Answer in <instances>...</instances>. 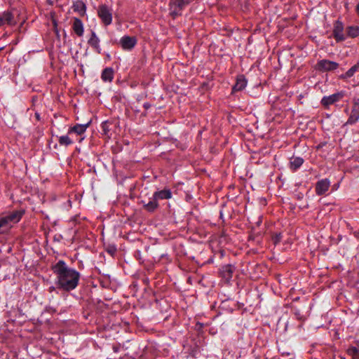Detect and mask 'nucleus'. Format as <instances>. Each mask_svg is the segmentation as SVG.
Wrapping results in <instances>:
<instances>
[{
	"label": "nucleus",
	"mask_w": 359,
	"mask_h": 359,
	"mask_svg": "<svg viewBox=\"0 0 359 359\" xmlns=\"http://www.w3.org/2000/svg\"><path fill=\"white\" fill-rule=\"evenodd\" d=\"M356 72L358 71L356 70L355 67L352 66L344 74L341 75L340 78L343 79L351 78Z\"/></svg>",
	"instance_id": "obj_24"
},
{
	"label": "nucleus",
	"mask_w": 359,
	"mask_h": 359,
	"mask_svg": "<svg viewBox=\"0 0 359 359\" xmlns=\"http://www.w3.org/2000/svg\"><path fill=\"white\" fill-rule=\"evenodd\" d=\"M97 15L102 22L108 26L112 22V9L106 4H101L97 8Z\"/></svg>",
	"instance_id": "obj_6"
},
{
	"label": "nucleus",
	"mask_w": 359,
	"mask_h": 359,
	"mask_svg": "<svg viewBox=\"0 0 359 359\" xmlns=\"http://www.w3.org/2000/svg\"><path fill=\"white\" fill-rule=\"evenodd\" d=\"M17 24L15 16L11 11H5L0 13V27L7 26H14Z\"/></svg>",
	"instance_id": "obj_10"
},
{
	"label": "nucleus",
	"mask_w": 359,
	"mask_h": 359,
	"mask_svg": "<svg viewBox=\"0 0 359 359\" xmlns=\"http://www.w3.org/2000/svg\"><path fill=\"white\" fill-rule=\"evenodd\" d=\"M72 9L74 12H76L80 15L83 16L86 14V6L83 1L77 0L74 2Z\"/></svg>",
	"instance_id": "obj_16"
},
{
	"label": "nucleus",
	"mask_w": 359,
	"mask_h": 359,
	"mask_svg": "<svg viewBox=\"0 0 359 359\" xmlns=\"http://www.w3.org/2000/svg\"><path fill=\"white\" fill-rule=\"evenodd\" d=\"M358 201H359V198H358Z\"/></svg>",
	"instance_id": "obj_36"
},
{
	"label": "nucleus",
	"mask_w": 359,
	"mask_h": 359,
	"mask_svg": "<svg viewBox=\"0 0 359 359\" xmlns=\"http://www.w3.org/2000/svg\"><path fill=\"white\" fill-rule=\"evenodd\" d=\"M247 85V80L243 75L237 77L236 82L232 88V92H238L243 90Z\"/></svg>",
	"instance_id": "obj_15"
},
{
	"label": "nucleus",
	"mask_w": 359,
	"mask_h": 359,
	"mask_svg": "<svg viewBox=\"0 0 359 359\" xmlns=\"http://www.w3.org/2000/svg\"><path fill=\"white\" fill-rule=\"evenodd\" d=\"M346 353L353 359H359V349L356 346H350L347 348Z\"/></svg>",
	"instance_id": "obj_22"
},
{
	"label": "nucleus",
	"mask_w": 359,
	"mask_h": 359,
	"mask_svg": "<svg viewBox=\"0 0 359 359\" xmlns=\"http://www.w3.org/2000/svg\"><path fill=\"white\" fill-rule=\"evenodd\" d=\"M58 142L60 145L67 147L73 144V140L69 135H62L58 137Z\"/></svg>",
	"instance_id": "obj_23"
},
{
	"label": "nucleus",
	"mask_w": 359,
	"mask_h": 359,
	"mask_svg": "<svg viewBox=\"0 0 359 359\" xmlns=\"http://www.w3.org/2000/svg\"><path fill=\"white\" fill-rule=\"evenodd\" d=\"M353 66L355 67L356 70L358 72L359 71V60Z\"/></svg>",
	"instance_id": "obj_28"
},
{
	"label": "nucleus",
	"mask_w": 359,
	"mask_h": 359,
	"mask_svg": "<svg viewBox=\"0 0 359 359\" xmlns=\"http://www.w3.org/2000/svg\"><path fill=\"white\" fill-rule=\"evenodd\" d=\"M234 271V266L231 264H226L222 266L219 270V273L222 278L225 279L226 281H229L233 276Z\"/></svg>",
	"instance_id": "obj_13"
},
{
	"label": "nucleus",
	"mask_w": 359,
	"mask_h": 359,
	"mask_svg": "<svg viewBox=\"0 0 359 359\" xmlns=\"http://www.w3.org/2000/svg\"><path fill=\"white\" fill-rule=\"evenodd\" d=\"M340 359H345V358H340Z\"/></svg>",
	"instance_id": "obj_34"
},
{
	"label": "nucleus",
	"mask_w": 359,
	"mask_h": 359,
	"mask_svg": "<svg viewBox=\"0 0 359 359\" xmlns=\"http://www.w3.org/2000/svg\"><path fill=\"white\" fill-rule=\"evenodd\" d=\"M106 125H107V123H102V129H103V130H104V133H107V131L109 130L107 129V128L106 127Z\"/></svg>",
	"instance_id": "obj_25"
},
{
	"label": "nucleus",
	"mask_w": 359,
	"mask_h": 359,
	"mask_svg": "<svg viewBox=\"0 0 359 359\" xmlns=\"http://www.w3.org/2000/svg\"><path fill=\"white\" fill-rule=\"evenodd\" d=\"M192 0H170L168 10L170 15L175 19L182 13V11L191 4Z\"/></svg>",
	"instance_id": "obj_4"
},
{
	"label": "nucleus",
	"mask_w": 359,
	"mask_h": 359,
	"mask_svg": "<svg viewBox=\"0 0 359 359\" xmlns=\"http://www.w3.org/2000/svg\"><path fill=\"white\" fill-rule=\"evenodd\" d=\"M330 187V182L328 179H323L317 182L316 184V193L318 196L323 195Z\"/></svg>",
	"instance_id": "obj_12"
},
{
	"label": "nucleus",
	"mask_w": 359,
	"mask_h": 359,
	"mask_svg": "<svg viewBox=\"0 0 359 359\" xmlns=\"http://www.w3.org/2000/svg\"><path fill=\"white\" fill-rule=\"evenodd\" d=\"M90 124V122L86 124H76L74 126L69 128L68 130V135L75 133L77 135H81L86 132Z\"/></svg>",
	"instance_id": "obj_14"
},
{
	"label": "nucleus",
	"mask_w": 359,
	"mask_h": 359,
	"mask_svg": "<svg viewBox=\"0 0 359 359\" xmlns=\"http://www.w3.org/2000/svg\"><path fill=\"white\" fill-rule=\"evenodd\" d=\"M135 36H123L120 39V45L125 50H131L137 44Z\"/></svg>",
	"instance_id": "obj_11"
},
{
	"label": "nucleus",
	"mask_w": 359,
	"mask_h": 359,
	"mask_svg": "<svg viewBox=\"0 0 359 359\" xmlns=\"http://www.w3.org/2000/svg\"><path fill=\"white\" fill-rule=\"evenodd\" d=\"M56 1H58L59 0H55Z\"/></svg>",
	"instance_id": "obj_35"
},
{
	"label": "nucleus",
	"mask_w": 359,
	"mask_h": 359,
	"mask_svg": "<svg viewBox=\"0 0 359 359\" xmlns=\"http://www.w3.org/2000/svg\"><path fill=\"white\" fill-rule=\"evenodd\" d=\"M355 11L359 17V3L357 4V6L355 7Z\"/></svg>",
	"instance_id": "obj_29"
},
{
	"label": "nucleus",
	"mask_w": 359,
	"mask_h": 359,
	"mask_svg": "<svg viewBox=\"0 0 359 359\" xmlns=\"http://www.w3.org/2000/svg\"><path fill=\"white\" fill-rule=\"evenodd\" d=\"M280 241V236H277L275 243Z\"/></svg>",
	"instance_id": "obj_31"
},
{
	"label": "nucleus",
	"mask_w": 359,
	"mask_h": 359,
	"mask_svg": "<svg viewBox=\"0 0 359 359\" xmlns=\"http://www.w3.org/2000/svg\"><path fill=\"white\" fill-rule=\"evenodd\" d=\"M345 96L344 91L337 92L329 96H324L320 103L326 109H328L330 105L333 104L340 101Z\"/></svg>",
	"instance_id": "obj_8"
},
{
	"label": "nucleus",
	"mask_w": 359,
	"mask_h": 359,
	"mask_svg": "<svg viewBox=\"0 0 359 359\" xmlns=\"http://www.w3.org/2000/svg\"><path fill=\"white\" fill-rule=\"evenodd\" d=\"M114 69L111 67H107L103 69L101 79L104 82H111L114 79Z\"/></svg>",
	"instance_id": "obj_19"
},
{
	"label": "nucleus",
	"mask_w": 359,
	"mask_h": 359,
	"mask_svg": "<svg viewBox=\"0 0 359 359\" xmlns=\"http://www.w3.org/2000/svg\"><path fill=\"white\" fill-rule=\"evenodd\" d=\"M47 3L49 4V5H53V1L52 0H46Z\"/></svg>",
	"instance_id": "obj_30"
},
{
	"label": "nucleus",
	"mask_w": 359,
	"mask_h": 359,
	"mask_svg": "<svg viewBox=\"0 0 359 359\" xmlns=\"http://www.w3.org/2000/svg\"><path fill=\"white\" fill-rule=\"evenodd\" d=\"M143 107L145 109H148L151 107V104L148 102H145Z\"/></svg>",
	"instance_id": "obj_27"
},
{
	"label": "nucleus",
	"mask_w": 359,
	"mask_h": 359,
	"mask_svg": "<svg viewBox=\"0 0 359 359\" xmlns=\"http://www.w3.org/2000/svg\"><path fill=\"white\" fill-rule=\"evenodd\" d=\"M346 37L355 38L359 36V26H348L346 27Z\"/></svg>",
	"instance_id": "obj_21"
},
{
	"label": "nucleus",
	"mask_w": 359,
	"mask_h": 359,
	"mask_svg": "<svg viewBox=\"0 0 359 359\" xmlns=\"http://www.w3.org/2000/svg\"><path fill=\"white\" fill-rule=\"evenodd\" d=\"M339 64L334 61H331L327 59L320 60L314 66V69L320 72H333L337 69Z\"/></svg>",
	"instance_id": "obj_5"
},
{
	"label": "nucleus",
	"mask_w": 359,
	"mask_h": 359,
	"mask_svg": "<svg viewBox=\"0 0 359 359\" xmlns=\"http://www.w3.org/2000/svg\"><path fill=\"white\" fill-rule=\"evenodd\" d=\"M108 252L110 253L111 255H113L114 253H115V252L116 251V249L115 248H113L111 249H109L108 250Z\"/></svg>",
	"instance_id": "obj_26"
},
{
	"label": "nucleus",
	"mask_w": 359,
	"mask_h": 359,
	"mask_svg": "<svg viewBox=\"0 0 359 359\" xmlns=\"http://www.w3.org/2000/svg\"><path fill=\"white\" fill-rule=\"evenodd\" d=\"M344 23L339 20H336L333 24L332 35L337 42H341L346 40V36L344 33Z\"/></svg>",
	"instance_id": "obj_7"
},
{
	"label": "nucleus",
	"mask_w": 359,
	"mask_h": 359,
	"mask_svg": "<svg viewBox=\"0 0 359 359\" xmlns=\"http://www.w3.org/2000/svg\"><path fill=\"white\" fill-rule=\"evenodd\" d=\"M72 29H73L74 33L78 36H82L83 35V32H84L83 25L82 21L80 19H79L77 18H74V23L72 25Z\"/></svg>",
	"instance_id": "obj_17"
},
{
	"label": "nucleus",
	"mask_w": 359,
	"mask_h": 359,
	"mask_svg": "<svg viewBox=\"0 0 359 359\" xmlns=\"http://www.w3.org/2000/svg\"><path fill=\"white\" fill-rule=\"evenodd\" d=\"M88 44L93 48L98 53H101L100 39L95 32H91V36L88 41Z\"/></svg>",
	"instance_id": "obj_18"
},
{
	"label": "nucleus",
	"mask_w": 359,
	"mask_h": 359,
	"mask_svg": "<svg viewBox=\"0 0 359 359\" xmlns=\"http://www.w3.org/2000/svg\"><path fill=\"white\" fill-rule=\"evenodd\" d=\"M25 210H14L0 217V234L8 231L13 224L19 222L22 219Z\"/></svg>",
	"instance_id": "obj_3"
},
{
	"label": "nucleus",
	"mask_w": 359,
	"mask_h": 359,
	"mask_svg": "<svg viewBox=\"0 0 359 359\" xmlns=\"http://www.w3.org/2000/svg\"><path fill=\"white\" fill-rule=\"evenodd\" d=\"M51 270L56 276L57 287L65 292L74 290L79 285L80 273L76 269L70 268L63 260H59L52 265Z\"/></svg>",
	"instance_id": "obj_1"
},
{
	"label": "nucleus",
	"mask_w": 359,
	"mask_h": 359,
	"mask_svg": "<svg viewBox=\"0 0 359 359\" xmlns=\"http://www.w3.org/2000/svg\"><path fill=\"white\" fill-rule=\"evenodd\" d=\"M172 198V192L168 189L155 191L148 201H141L144 210L149 212H154L159 207L158 200H166Z\"/></svg>",
	"instance_id": "obj_2"
},
{
	"label": "nucleus",
	"mask_w": 359,
	"mask_h": 359,
	"mask_svg": "<svg viewBox=\"0 0 359 359\" xmlns=\"http://www.w3.org/2000/svg\"><path fill=\"white\" fill-rule=\"evenodd\" d=\"M304 161L302 157H292L290 161V170L296 171L302 165Z\"/></svg>",
	"instance_id": "obj_20"
},
{
	"label": "nucleus",
	"mask_w": 359,
	"mask_h": 359,
	"mask_svg": "<svg viewBox=\"0 0 359 359\" xmlns=\"http://www.w3.org/2000/svg\"><path fill=\"white\" fill-rule=\"evenodd\" d=\"M83 140V137H81L79 140V142H81Z\"/></svg>",
	"instance_id": "obj_33"
},
{
	"label": "nucleus",
	"mask_w": 359,
	"mask_h": 359,
	"mask_svg": "<svg viewBox=\"0 0 359 359\" xmlns=\"http://www.w3.org/2000/svg\"><path fill=\"white\" fill-rule=\"evenodd\" d=\"M359 120V98H354L353 107L345 126L353 125Z\"/></svg>",
	"instance_id": "obj_9"
},
{
	"label": "nucleus",
	"mask_w": 359,
	"mask_h": 359,
	"mask_svg": "<svg viewBox=\"0 0 359 359\" xmlns=\"http://www.w3.org/2000/svg\"><path fill=\"white\" fill-rule=\"evenodd\" d=\"M355 344L357 345V348L359 349V339L356 340Z\"/></svg>",
	"instance_id": "obj_32"
}]
</instances>
